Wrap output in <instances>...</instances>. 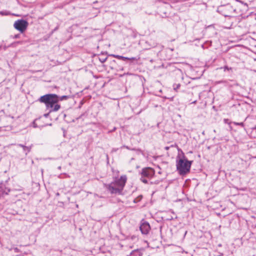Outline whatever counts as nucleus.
I'll use <instances>...</instances> for the list:
<instances>
[{
	"label": "nucleus",
	"instance_id": "412c9836",
	"mask_svg": "<svg viewBox=\"0 0 256 256\" xmlns=\"http://www.w3.org/2000/svg\"><path fill=\"white\" fill-rule=\"evenodd\" d=\"M24 152H25V155L26 156L29 152H28V150L23 149Z\"/></svg>",
	"mask_w": 256,
	"mask_h": 256
},
{
	"label": "nucleus",
	"instance_id": "f257e3e1",
	"mask_svg": "<svg viewBox=\"0 0 256 256\" xmlns=\"http://www.w3.org/2000/svg\"><path fill=\"white\" fill-rule=\"evenodd\" d=\"M38 100L45 104L47 109L50 110V112H56L60 108L58 102V96L56 94H46L40 98Z\"/></svg>",
	"mask_w": 256,
	"mask_h": 256
},
{
	"label": "nucleus",
	"instance_id": "a878e982",
	"mask_svg": "<svg viewBox=\"0 0 256 256\" xmlns=\"http://www.w3.org/2000/svg\"><path fill=\"white\" fill-rule=\"evenodd\" d=\"M237 2H238L242 4H244V2H242V1L240 0H236Z\"/></svg>",
	"mask_w": 256,
	"mask_h": 256
},
{
	"label": "nucleus",
	"instance_id": "9b49d317",
	"mask_svg": "<svg viewBox=\"0 0 256 256\" xmlns=\"http://www.w3.org/2000/svg\"><path fill=\"white\" fill-rule=\"evenodd\" d=\"M18 146H20V147H21L23 149H26V150H28V152H30V150H31V148H32V146H25L22 144H17Z\"/></svg>",
	"mask_w": 256,
	"mask_h": 256
},
{
	"label": "nucleus",
	"instance_id": "473e14b6",
	"mask_svg": "<svg viewBox=\"0 0 256 256\" xmlns=\"http://www.w3.org/2000/svg\"><path fill=\"white\" fill-rule=\"evenodd\" d=\"M132 150H136V149L135 148H132Z\"/></svg>",
	"mask_w": 256,
	"mask_h": 256
},
{
	"label": "nucleus",
	"instance_id": "6ab92c4d",
	"mask_svg": "<svg viewBox=\"0 0 256 256\" xmlns=\"http://www.w3.org/2000/svg\"><path fill=\"white\" fill-rule=\"evenodd\" d=\"M234 124L235 125L240 126H244V124L243 122H234Z\"/></svg>",
	"mask_w": 256,
	"mask_h": 256
},
{
	"label": "nucleus",
	"instance_id": "9d476101",
	"mask_svg": "<svg viewBox=\"0 0 256 256\" xmlns=\"http://www.w3.org/2000/svg\"><path fill=\"white\" fill-rule=\"evenodd\" d=\"M113 57H114L116 58H117L119 60H128V57H125V56H119V55H115V54H112V55Z\"/></svg>",
	"mask_w": 256,
	"mask_h": 256
},
{
	"label": "nucleus",
	"instance_id": "aec40b11",
	"mask_svg": "<svg viewBox=\"0 0 256 256\" xmlns=\"http://www.w3.org/2000/svg\"><path fill=\"white\" fill-rule=\"evenodd\" d=\"M20 34H15L14 36H13V38H20Z\"/></svg>",
	"mask_w": 256,
	"mask_h": 256
},
{
	"label": "nucleus",
	"instance_id": "f3484780",
	"mask_svg": "<svg viewBox=\"0 0 256 256\" xmlns=\"http://www.w3.org/2000/svg\"><path fill=\"white\" fill-rule=\"evenodd\" d=\"M9 14V12H0V14L2 15V16H7Z\"/></svg>",
	"mask_w": 256,
	"mask_h": 256
},
{
	"label": "nucleus",
	"instance_id": "f03ea898",
	"mask_svg": "<svg viewBox=\"0 0 256 256\" xmlns=\"http://www.w3.org/2000/svg\"><path fill=\"white\" fill-rule=\"evenodd\" d=\"M126 182V176H122L114 182H112L110 184H105V187L111 194H120Z\"/></svg>",
	"mask_w": 256,
	"mask_h": 256
},
{
	"label": "nucleus",
	"instance_id": "4be33fe9",
	"mask_svg": "<svg viewBox=\"0 0 256 256\" xmlns=\"http://www.w3.org/2000/svg\"><path fill=\"white\" fill-rule=\"evenodd\" d=\"M50 112H48V114H44V117H46V118H48V116H49V114H50Z\"/></svg>",
	"mask_w": 256,
	"mask_h": 256
},
{
	"label": "nucleus",
	"instance_id": "ddd939ff",
	"mask_svg": "<svg viewBox=\"0 0 256 256\" xmlns=\"http://www.w3.org/2000/svg\"><path fill=\"white\" fill-rule=\"evenodd\" d=\"M130 61V64H132L134 62V61H137L138 58L136 57L128 58V60Z\"/></svg>",
	"mask_w": 256,
	"mask_h": 256
},
{
	"label": "nucleus",
	"instance_id": "c756f323",
	"mask_svg": "<svg viewBox=\"0 0 256 256\" xmlns=\"http://www.w3.org/2000/svg\"><path fill=\"white\" fill-rule=\"evenodd\" d=\"M196 101L195 100V101L193 102L192 103L195 104V103H196Z\"/></svg>",
	"mask_w": 256,
	"mask_h": 256
},
{
	"label": "nucleus",
	"instance_id": "a211bd4d",
	"mask_svg": "<svg viewBox=\"0 0 256 256\" xmlns=\"http://www.w3.org/2000/svg\"><path fill=\"white\" fill-rule=\"evenodd\" d=\"M100 59V60L101 62L102 63H104V62L106 59H107V58H99Z\"/></svg>",
	"mask_w": 256,
	"mask_h": 256
},
{
	"label": "nucleus",
	"instance_id": "1a4fd4ad",
	"mask_svg": "<svg viewBox=\"0 0 256 256\" xmlns=\"http://www.w3.org/2000/svg\"><path fill=\"white\" fill-rule=\"evenodd\" d=\"M135 254L136 256H142V252H140L138 249L132 250L130 254V255H134Z\"/></svg>",
	"mask_w": 256,
	"mask_h": 256
},
{
	"label": "nucleus",
	"instance_id": "2eb2a0df",
	"mask_svg": "<svg viewBox=\"0 0 256 256\" xmlns=\"http://www.w3.org/2000/svg\"><path fill=\"white\" fill-rule=\"evenodd\" d=\"M146 178H145V177H142V176H141L140 180L142 182L144 183V184H147L148 183V180H147L146 179Z\"/></svg>",
	"mask_w": 256,
	"mask_h": 256
},
{
	"label": "nucleus",
	"instance_id": "0eeeda50",
	"mask_svg": "<svg viewBox=\"0 0 256 256\" xmlns=\"http://www.w3.org/2000/svg\"><path fill=\"white\" fill-rule=\"evenodd\" d=\"M154 174V170L150 168H144L141 172V176L148 178H151Z\"/></svg>",
	"mask_w": 256,
	"mask_h": 256
},
{
	"label": "nucleus",
	"instance_id": "f8f14e48",
	"mask_svg": "<svg viewBox=\"0 0 256 256\" xmlns=\"http://www.w3.org/2000/svg\"><path fill=\"white\" fill-rule=\"evenodd\" d=\"M69 98H70V96H58V102L60 100L62 101V100H68Z\"/></svg>",
	"mask_w": 256,
	"mask_h": 256
},
{
	"label": "nucleus",
	"instance_id": "b1692460",
	"mask_svg": "<svg viewBox=\"0 0 256 256\" xmlns=\"http://www.w3.org/2000/svg\"><path fill=\"white\" fill-rule=\"evenodd\" d=\"M158 181H156V182H150V184H158Z\"/></svg>",
	"mask_w": 256,
	"mask_h": 256
},
{
	"label": "nucleus",
	"instance_id": "cd10ccee",
	"mask_svg": "<svg viewBox=\"0 0 256 256\" xmlns=\"http://www.w3.org/2000/svg\"><path fill=\"white\" fill-rule=\"evenodd\" d=\"M135 238H136V236H132V239L133 240Z\"/></svg>",
	"mask_w": 256,
	"mask_h": 256
},
{
	"label": "nucleus",
	"instance_id": "7ed1b4c3",
	"mask_svg": "<svg viewBox=\"0 0 256 256\" xmlns=\"http://www.w3.org/2000/svg\"><path fill=\"white\" fill-rule=\"evenodd\" d=\"M192 161L188 160L184 156L176 160V169L178 174L184 176L190 172Z\"/></svg>",
	"mask_w": 256,
	"mask_h": 256
},
{
	"label": "nucleus",
	"instance_id": "2f4dec72",
	"mask_svg": "<svg viewBox=\"0 0 256 256\" xmlns=\"http://www.w3.org/2000/svg\"><path fill=\"white\" fill-rule=\"evenodd\" d=\"M134 202H136V200H134Z\"/></svg>",
	"mask_w": 256,
	"mask_h": 256
},
{
	"label": "nucleus",
	"instance_id": "72a5a7b5",
	"mask_svg": "<svg viewBox=\"0 0 256 256\" xmlns=\"http://www.w3.org/2000/svg\"><path fill=\"white\" fill-rule=\"evenodd\" d=\"M56 29H57V28H56L54 30H56Z\"/></svg>",
	"mask_w": 256,
	"mask_h": 256
},
{
	"label": "nucleus",
	"instance_id": "6e6552de",
	"mask_svg": "<svg viewBox=\"0 0 256 256\" xmlns=\"http://www.w3.org/2000/svg\"><path fill=\"white\" fill-rule=\"evenodd\" d=\"M228 18L225 20V23L226 24L225 26L227 28H230L234 24H236V18L235 16H230Z\"/></svg>",
	"mask_w": 256,
	"mask_h": 256
},
{
	"label": "nucleus",
	"instance_id": "4468645a",
	"mask_svg": "<svg viewBox=\"0 0 256 256\" xmlns=\"http://www.w3.org/2000/svg\"><path fill=\"white\" fill-rule=\"evenodd\" d=\"M180 84H174L173 85L174 90L176 91L180 88Z\"/></svg>",
	"mask_w": 256,
	"mask_h": 256
},
{
	"label": "nucleus",
	"instance_id": "5701e85b",
	"mask_svg": "<svg viewBox=\"0 0 256 256\" xmlns=\"http://www.w3.org/2000/svg\"><path fill=\"white\" fill-rule=\"evenodd\" d=\"M225 82L224 81H218V82H216V84H220V83H224Z\"/></svg>",
	"mask_w": 256,
	"mask_h": 256
},
{
	"label": "nucleus",
	"instance_id": "c85d7f7f",
	"mask_svg": "<svg viewBox=\"0 0 256 256\" xmlns=\"http://www.w3.org/2000/svg\"><path fill=\"white\" fill-rule=\"evenodd\" d=\"M125 147V146H124ZM126 148H127V149H128V150H130V148L128 147V146H126Z\"/></svg>",
	"mask_w": 256,
	"mask_h": 256
},
{
	"label": "nucleus",
	"instance_id": "dca6fc26",
	"mask_svg": "<svg viewBox=\"0 0 256 256\" xmlns=\"http://www.w3.org/2000/svg\"><path fill=\"white\" fill-rule=\"evenodd\" d=\"M224 68V71H226V70H232V68H229L226 66H224V68Z\"/></svg>",
	"mask_w": 256,
	"mask_h": 256
},
{
	"label": "nucleus",
	"instance_id": "f704fd0d",
	"mask_svg": "<svg viewBox=\"0 0 256 256\" xmlns=\"http://www.w3.org/2000/svg\"><path fill=\"white\" fill-rule=\"evenodd\" d=\"M60 168H61V167H60V166H59V167H58V168H59V169H60Z\"/></svg>",
	"mask_w": 256,
	"mask_h": 256
},
{
	"label": "nucleus",
	"instance_id": "423d86ee",
	"mask_svg": "<svg viewBox=\"0 0 256 256\" xmlns=\"http://www.w3.org/2000/svg\"><path fill=\"white\" fill-rule=\"evenodd\" d=\"M140 230L142 234H148L150 230V226L149 223L142 220L140 222Z\"/></svg>",
	"mask_w": 256,
	"mask_h": 256
},
{
	"label": "nucleus",
	"instance_id": "39448f33",
	"mask_svg": "<svg viewBox=\"0 0 256 256\" xmlns=\"http://www.w3.org/2000/svg\"><path fill=\"white\" fill-rule=\"evenodd\" d=\"M28 24V22L26 20H18L14 22V26L16 30L22 33L26 30Z\"/></svg>",
	"mask_w": 256,
	"mask_h": 256
},
{
	"label": "nucleus",
	"instance_id": "20e7f679",
	"mask_svg": "<svg viewBox=\"0 0 256 256\" xmlns=\"http://www.w3.org/2000/svg\"><path fill=\"white\" fill-rule=\"evenodd\" d=\"M236 10V8L230 4L221 5L218 7L217 11L225 17H230Z\"/></svg>",
	"mask_w": 256,
	"mask_h": 256
},
{
	"label": "nucleus",
	"instance_id": "393cba45",
	"mask_svg": "<svg viewBox=\"0 0 256 256\" xmlns=\"http://www.w3.org/2000/svg\"><path fill=\"white\" fill-rule=\"evenodd\" d=\"M164 16H162V18L166 17V12H164Z\"/></svg>",
	"mask_w": 256,
	"mask_h": 256
},
{
	"label": "nucleus",
	"instance_id": "7c9ffc66",
	"mask_svg": "<svg viewBox=\"0 0 256 256\" xmlns=\"http://www.w3.org/2000/svg\"><path fill=\"white\" fill-rule=\"evenodd\" d=\"M228 120L224 119V122H226V121H228Z\"/></svg>",
	"mask_w": 256,
	"mask_h": 256
},
{
	"label": "nucleus",
	"instance_id": "bb28decb",
	"mask_svg": "<svg viewBox=\"0 0 256 256\" xmlns=\"http://www.w3.org/2000/svg\"><path fill=\"white\" fill-rule=\"evenodd\" d=\"M165 149L166 150H168L169 149V147L168 146H166L165 148Z\"/></svg>",
	"mask_w": 256,
	"mask_h": 256
}]
</instances>
